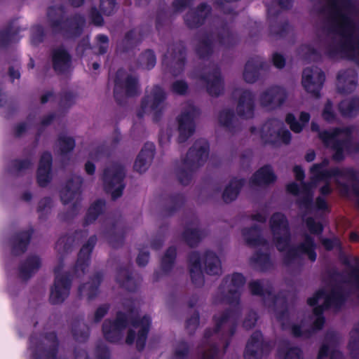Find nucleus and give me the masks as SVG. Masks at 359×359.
<instances>
[{"label":"nucleus","mask_w":359,"mask_h":359,"mask_svg":"<svg viewBox=\"0 0 359 359\" xmlns=\"http://www.w3.org/2000/svg\"><path fill=\"white\" fill-rule=\"evenodd\" d=\"M269 225L277 249L280 252L287 250L283 258L285 264H290L302 254L307 255L312 262L316 260L315 244L310 236H306L304 242L297 248L289 247L290 233L288 222L284 215L274 213L270 218Z\"/></svg>","instance_id":"nucleus-1"},{"label":"nucleus","mask_w":359,"mask_h":359,"mask_svg":"<svg viewBox=\"0 0 359 359\" xmlns=\"http://www.w3.org/2000/svg\"><path fill=\"white\" fill-rule=\"evenodd\" d=\"M331 43L327 48L332 56H340L354 60L359 65V32L355 24H332Z\"/></svg>","instance_id":"nucleus-2"},{"label":"nucleus","mask_w":359,"mask_h":359,"mask_svg":"<svg viewBox=\"0 0 359 359\" xmlns=\"http://www.w3.org/2000/svg\"><path fill=\"white\" fill-rule=\"evenodd\" d=\"M329 165V161L324 159L321 163H316L310 169L311 173V182L309 184L302 185L300 191L296 184L292 183L287 185V191L293 194H299V203L301 206L306 209L311 208V201L313 198L312 189L317 186V182L320 180L327 181L332 177H334L337 184L340 185L339 177H344L346 175V170L339 168H334L327 170Z\"/></svg>","instance_id":"nucleus-3"},{"label":"nucleus","mask_w":359,"mask_h":359,"mask_svg":"<svg viewBox=\"0 0 359 359\" xmlns=\"http://www.w3.org/2000/svg\"><path fill=\"white\" fill-rule=\"evenodd\" d=\"M209 146L205 140L194 143L183 160L182 168L178 172L181 184H187L191 179V172L202 165L208 158Z\"/></svg>","instance_id":"nucleus-4"},{"label":"nucleus","mask_w":359,"mask_h":359,"mask_svg":"<svg viewBox=\"0 0 359 359\" xmlns=\"http://www.w3.org/2000/svg\"><path fill=\"white\" fill-rule=\"evenodd\" d=\"M319 137L324 144L334 151L332 157L335 161L344 158V151H359V142L352 148L350 145V133L347 130L334 129L319 133Z\"/></svg>","instance_id":"nucleus-5"},{"label":"nucleus","mask_w":359,"mask_h":359,"mask_svg":"<svg viewBox=\"0 0 359 359\" xmlns=\"http://www.w3.org/2000/svg\"><path fill=\"white\" fill-rule=\"evenodd\" d=\"M203 263L205 271L210 275H219L222 272L221 262L217 256L212 252H207L202 260L196 252L189 257L190 274L192 281L197 285L203 283L201 271V264Z\"/></svg>","instance_id":"nucleus-6"},{"label":"nucleus","mask_w":359,"mask_h":359,"mask_svg":"<svg viewBox=\"0 0 359 359\" xmlns=\"http://www.w3.org/2000/svg\"><path fill=\"white\" fill-rule=\"evenodd\" d=\"M344 301V297L338 288L333 290L331 293L327 294L323 290H319L312 298L308 299V304L311 306L319 304L313 310L316 320L313 323V329H321L324 319L320 316L325 309L334 307L337 309Z\"/></svg>","instance_id":"nucleus-7"},{"label":"nucleus","mask_w":359,"mask_h":359,"mask_svg":"<svg viewBox=\"0 0 359 359\" xmlns=\"http://www.w3.org/2000/svg\"><path fill=\"white\" fill-rule=\"evenodd\" d=\"M287 98V93L283 87L272 86L260 93L258 102L262 107L271 111L280 107Z\"/></svg>","instance_id":"nucleus-8"},{"label":"nucleus","mask_w":359,"mask_h":359,"mask_svg":"<svg viewBox=\"0 0 359 359\" xmlns=\"http://www.w3.org/2000/svg\"><path fill=\"white\" fill-rule=\"evenodd\" d=\"M123 177V168L120 165H113L104 171V187L105 190L111 194L113 199L117 198L122 194L124 187L122 184Z\"/></svg>","instance_id":"nucleus-9"},{"label":"nucleus","mask_w":359,"mask_h":359,"mask_svg":"<svg viewBox=\"0 0 359 359\" xmlns=\"http://www.w3.org/2000/svg\"><path fill=\"white\" fill-rule=\"evenodd\" d=\"M282 123L277 120L266 121L260 129L261 138L266 142L275 144L279 140L287 144L290 140V133L281 128Z\"/></svg>","instance_id":"nucleus-10"},{"label":"nucleus","mask_w":359,"mask_h":359,"mask_svg":"<svg viewBox=\"0 0 359 359\" xmlns=\"http://www.w3.org/2000/svg\"><path fill=\"white\" fill-rule=\"evenodd\" d=\"M325 81L323 71L315 67L306 68L302 72V84L309 93L318 96Z\"/></svg>","instance_id":"nucleus-11"},{"label":"nucleus","mask_w":359,"mask_h":359,"mask_svg":"<svg viewBox=\"0 0 359 359\" xmlns=\"http://www.w3.org/2000/svg\"><path fill=\"white\" fill-rule=\"evenodd\" d=\"M196 115V109L189 104L178 118V142H185L195 130L194 119Z\"/></svg>","instance_id":"nucleus-12"},{"label":"nucleus","mask_w":359,"mask_h":359,"mask_svg":"<svg viewBox=\"0 0 359 359\" xmlns=\"http://www.w3.org/2000/svg\"><path fill=\"white\" fill-rule=\"evenodd\" d=\"M137 81L135 77L123 70L117 72L114 87V96L116 98L119 95H122V94L133 95L137 93Z\"/></svg>","instance_id":"nucleus-13"},{"label":"nucleus","mask_w":359,"mask_h":359,"mask_svg":"<svg viewBox=\"0 0 359 359\" xmlns=\"http://www.w3.org/2000/svg\"><path fill=\"white\" fill-rule=\"evenodd\" d=\"M165 94L158 86H154L142 101V107L144 111L157 114L165 107Z\"/></svg>","instance_id":"nucleus-14"},{"label":"nucleus","mask_w":359,"mask_h":359,"mask_svg":"<svg viewBox=\"0 0 359 359\" xmlns=\"http://www.w3.org/2000/svg\"><path fill=\"white\" fill-rule=\"evenodd\" d=\"M164 62L170 66L173 74H180L184 64V47L182 43H176L168 48L165 55Z\"/></svg>","instance_id":"nucleus-15"},{"label":"nucleus","mask_w":359,"mask_h":359,"mask_svg":"<svg viewBox=\"0 0 359 359\" xmlns=\"http://www.w3.org/2000/svg\"><path fill=\"white\" fill-rule=\"evenodd\" d=\"M150 324L149 318L144 316L140 322L135 321L133 323V328L128 331L126 342L128 344L133 343L135 337V332H138V336L136 341L137 347L139 350H142L145 344L147 334Z\"/></svg>","instance_id":"nucleus-16"},{"label":"nucleus","mask_w":359,"mask_h":359,"mask_svg":"<svg viewBox=\"0 0 359 359\" xmlns=\"http://www.w3.org/2000/svg\"><path fill=\"white\" fill-rule=\"evenodd\" d=\"M57 273V269H55V280L50 295V301L55 304L62 303L69 295L70 286L67 276H60Z\"/></svg>","instance_id":"nucleus-17"},{"label":"nucleus","mask_w":359,"mask_h":359,"mask_svg":"<svg viewBox=\"0 0 359 359\" xmlns=\"http://www.w3.org/2000/svg\"><path fill=\"white\" fill-rule=\"evenodd\" d=\"M82 180L79 176L73 175L69 179L60 193L61 200L64 203H76L80 198V189Z\"/></svg>","instance_id":"nucleus-18"},{"label":"nucleus","mask_w":359,"mask_h":359,"mask_svg":"<svg viewBox=\"0 0 359 359\" xmlns=\"http://www.w3.org/2000/svg\"><path fill=\"white\" fill-rule=\"evenodd\" d=\"M126 326V319L123 315H118L114 322L105 320L103 327V334L109 341H116L121 339V332Z\"/></svg>","instance_id":"nucleus-19"},{"label":"nucleus","mask_w":359,"mask_h":359,"mask_svg":"<svg viewBox=\"0 0 359 359\" xmlns=\"http://www.w3.org/2000/svg\"><path fill=\"white\" fill-rule=\"evenodd\" d=\"M255 99L254 94L250 90L241 93L237 102L236 112L238 116L249 118L254 114Z\"/></svg>","instance_id":"nucleus-20"},{"label":"nucleus","mask_w":359,"mask_h":359,"mask_svg":"<svg viewBox=\"0 0 359 359\" xmlns=\"http://www.w3.org/2000/svg\"><path fill=\"white\" fill-rule=\"evenodd\" d=\"M245 283L244 277L240 273H234L226 278L223 288L227 290L224 300L229 303L236 302L239 297V290Z\"/></svg>","instance_id":"nucleus-21"},{"label":"nucleus","mask_w":359,"mask_h":359,"mask_svg":"<svg viewBox=\"0 0 359 359\" xmlns=\"http://www.w3.org/2000/svg\"><path fill=\"white\" fill-rule=\"evenodd\" d=\"M266 347V344L263 343L262 334L259 332L253 333L246 345L245 359H260Z\"/></svg>","instance_id":"nucleus-22"},{"label":"nucleus","mask_w":359,"mask_h":359,"mask_svg":"<svg viewBox=\"0 0 359 359\" xmlns=\"http://www.w3.org/2000/svg\"><path fill=\"white\" fill-rule=\"evenodd\" d=\"M339 337L333 332H329L325 337V342L320 348L318 359H323L330 355V359H341V354L336 349Z\"/></svg>","instance_id":"nucleus-23"},{"label":"nucleus","mask_w":359,"mask_h":359,"mask_svg":"<svg viewBox=\"0 0 359 359\" xmlns=\"http://www.w3.org/2000/svg\"><path fill=\"white\" fill-rule=\"evenodd\" d=\"M208 93L212 96H218L223 92V81L220 76V72L217 68L205 72L203 76Z\"/></svg>","instance_id":"nucleus-24"},{"label":"nucleus","mask_w":359,"mask_h":359,"mask_svg":"<svg viewBox=\"0 0 359 359\" xmlns=\"http://www.w3.org/2000/svg\"><path fill=\"white\" fill-rule=\"evenodd\" d=\"M349 11L350 5L348 2L344 1H337L330 2L325 13L326 15L331 19L341 21L346 18Z\"/></svg>","instance_id":"nucleus-25"},{"label":"nucleus","mask_w":359,"mask_h":359,"mask_svg":"<svg viewBox=\"0 0 359 359\" xmlns=\"http://www.w3.org/2000/svg\"><path fill=\"white\" fill-rule=\"evenodd\" d=\"M52 157L49 153H44L41 158L37 171V182L41 187H45L50 180V165Z\"/></svg>","instance_id":"nucleus-26"},{"label":"nucleus","mask_w":359,"mask_h":359,"mask_svg":"<svg viewBox=\"0 0 359 359\" xmlns=\"http://www.w3.org/2000/svg\"><path fill=\"white\" fill-rule=\"evenodd\" d=\"M262 62L259 57L252 58L245 64L243 74V79L249 83H255L259 77V72L263 68Z\"/></svg>","instance_id":"nucleus-27"},{"label":"nucleus","mask_w":359,"mask_h":359,"mask_svg":"<svg viewBox=\"0 0 359 359\" xmlns=\"http://www.w3.org/2000/svg\"><path fill=\"white\" fill-rule=\"evenodd\" d=\"M356 74L355 71L348 69L341 72L337 76V88L341 93H348L355 85Z\"/></svg>","instance_id":"nucleus-28"},{"label":"nucleus","mask_w":359,"mask_h":359,"mask_svg":"<svg viewBox=\"0 0 359 359\" xmlns=\"http://www.w3.org/2000/svg\"><path fill=\"white\" fill-rule=\"evenodd\" d=\"M276 179L271 167L266 165L258 170L252 177V186H262L273 182Z\"/></svg>","instance_id":"nucleus-29"},{"label":"nucleus","mask_w":359,"mask_h":359,"mask_svg":"<svg viewBox=\"0 0 359 359\" xmlns=\"http://www.w3.org/2000/svg\"><path fill=\"white\" fill-rule=\"evenodd\" d=\"M53 63L55 71L62 72L70 67L71 57L65 49L58 48L53 52Z\"/></svg>","instance_id":"nucleus-30"},{"label":"nucleus","mask_w":359,"mask_h":359,"mask_svg":"<svg viewBox=\"0 0 359 359\" xmlns=\"http://www.w3.org/2000/svg\"><path fill=\"white\" fill-rule=\"evenodd\" d=\"M154 155V149L153 146L144 147L138 155L134 168L135 170L140 172H144L150 165Z\"/></svg>","instance_id":"nucleus-31"},{"label":"nucleus","mask_w":359,"mask_h":359,"mask_svg":"<svg viewBox=\"0 0 359 359\" xmlns=\"http://www.w3.org/2000/svg\"><path fill=\"white\" fill-rule=\"evenodd\" d=\"M40 266L41 262L38 257H29L20 267V277L24 280L29 278L39 269Z\"/></svg>","instance_id":"nucleus-32"},{"label":"nucleus","mask_w":359,"mask_h":359,"mask_svg":"<svg viewBox=\"0 0 359 359\" xmlns=\"http://www.w3.org/2000/svg\"><path fill=\"white\" fill-rule=\"evenodd\" d=\"M243 185V182L241 180H231L223 192L222 198L224 201L225 203H230L235 200Z\"/></svg>","instance_id":"nucleus-33"},{"label":"nucleus","mask_w":359,"mask_h":359,"mask_svg":"<svg viewBox=\"0 0 359 359\" xmlns=\"http://www.w3.org/2000/svg\"><path fill=\"white\" fill-rule=\"evenodd\" d=\"M243 238L249 246L257 247L266 244V241L261 238L259 231L257 227L250 229H244L243 231Z\"/></svg>","instance_id":"nucleus-34"},{"label":"nucleus","mask_w":359,"mask_h":359,"mask_svg":"<svg viewBox=\"0 0 359 359\" xmlns=\"http://www.w3.org/2000/svg\"><path fill=\"white\" fill-rule=\"evenodd\" d=\"M31 233L29 231L21 232L15 238L13 252L18 255L25 252L30 239Z\"/></svg>","instance_id":"nucleus-35"},{"label":"nucleus","mask_w":359,"mask_h":359,"mask_svg":"<svg viewBox=\"0 0 359 359\" xmlns=\"http://www.w3.org/2000/svg\"><path fill=\"white\" fill-rule=\"evenodd\" d=\"M218 121L221 126L232 132L236 123V118L233 112L229 109L222 111L218 116Z\"/></svg>","instance_id":"nucleus-36"},{"label":"nucleus","mask_w":359,"mask_h":359,"mask_svg":"<svg viewBox=\"0 0 359 359\" xmlns=\"http://www.w3.org/2000/svg\"><path fill=\"white\" fill-rule=\"evenodd\" d=\"M95 242L96 238L94 236L90 237L87 243L82 247L79 254L76 267L79 266L82 269V265L86 260L88 259L89 255L93 248Z\"/></svg>","instance_id":"nucleus-37"},{"label":"nucleus","mask_w":359,"mask_h":359,"mask_svg":"<svg viewBox=\"0 0 359 359\" xmlns=\"http://www.w3.org/2000/svg\"><path fill=\"white\" fill-rule=\"evenodd\" d=\"M100 281V276H97L92 283H86L79 287V293L82 296H86L88 299H92L96 295L97 287Z\"/></svg>","instance_id":"nucleus-38"},{"label":"nucleus","mask_w":359,"mask_h":359,"mask_svg":"<svg viewBox=\"0 0 359 359\" xmlns=\"http://www.w3.org/2000/svg\"><path fill=\"white\" fill-rule=\"evenodd\" d=\"M216 322L218 330L227 331L230 334H233L234 318L229 313L223 315L220 318L217 319Z\"/></svg>","instance_id":"nucleus-39"},{"label":"nucleus","mask_w":359,"mask_h":359,"mask_svg":"<svg viewBox=\"0 0 359 359\" xmlns=\"http://www.w3.org/2000/svg\"><path fill=\"white\" fill-rule=\"evenodd\" d=\"M348 349L353 357L359 355V325H357L351 332Z\"/></svg>","instance_id":"nucleus-40"},{"label":"nucleus","mask_w":359,"mask_h":359,"mask_svg":"<svg viewBox=\"0 0 359 359\" xmlns=\"http://www.w3.org/2000/svg\"><path fill=\"white\" fill-rule=\"evenodd\" d=\"M176 250L173 248H170L165 252L162 259L161 266L165 271H169L174 262L175 258Z\"/></svg>","instance_id":"nucleus-41"},{"label":"nucleus","mask_w":359,"mask_h":359,"mask_svg":"<svg viewBox=\"0 0 359 359\" xmlns=\"http://www.w3.org/2000/svg\"><path fill=\"white\" fill-rule=\"evenodd\" d=\"M359 109L358 101H343L339 104V109L344 116H351L354 111Z\"/></svg>","instance_id":"nucleus-42"},{"label":"nucleus","mask_w":359,"mask_h":359,"mask_svg":"<svg viewBox=\"0 0 359 359\" xmlns=\"http://www.w3.org/2000/svg\"><path fill=\"white\" fill-rule=\"evenodd\" d=\"M139 60L141 65L146 69L152 68L156 64V57L154 53L149 50L144 52Z\"/></svg>","instance_id":"nucleus-43"},{"label":"nucleus","mask_w":359,"mask_h":359,"mask_svg":"<svg viewBox=\"0 0 359 359\" xmlns=\"http://www.w3.org/2000/svg\"><path fill=\"white\" fill-rule=\"evenodd\" d=\"M58 145L61 152L65 154L74 149L75 143L72 138L62 136L58 140Z\"/></svg>","instance_id":"nucleus-44"},{"label":"nucleus","mask_w":359,"mask_h":359,"mask_svg":"<svg viewBox=\"0 0 359 359\" xmlns=\"http://www.w3.org/2000/svg\"><path fill=\"white\" fill-rule=\"evenodd\" d=\"M184 237L186 242L191 246L196 244L201 239V234H199L196 229H187L184 233Z\"/></svg>","instance_id":"nucleus-45"},{"label":"nucleus","mask_w":359,"mask_h":359,"mask_svg":"<svg viewBox=\"0 0 359 359\" xmlns=\"http://www.w3.org/2000/svg\"><path fill=\"white\" fill-rule=\"evenodd\" d=\"M49 337L51 341L50 344V348L49 350H45L41 355V357L43 358H45L46 359L53 358L55 356V348L57 346V341H56V337H55V334L54 333L50 334Z\"/></svg>","instance_id":"nucleus-46"},{"label":"nucleus","mask_w":359,"mask_h":359,"mask_svg":"<svg viewBox=\"0 0 359 359\" xmlns=\"http://www.w3.org/2000/svg\"><path fill=\"white\" fill-rule=\"evenodd\" d=\"M284 355V359H300L301 351L295 347L283 348L280 352Z\"/></svg>","instance_id":"nucleus-47"},{"label":"nucleus","mask_w":359,"mask_h":359,"mask_svg":"<svg viewBox=\"0 0 359 359\" xmlns=\"http://www.w3.org/2000/svg\"><path fill=\"white\" fill-rule=\"evenodd\" d=\"M104 205V203L102 201H99L97 203H95L94 205L90 208L88 214L87 215V219L89 221L94 220L96 216L102 210Z\"/></svg>","instance_id":"nucleus-48"},{"label":"nucleus","mask_w":359,"mask_h":359,"mask_svg":"<svg viewBox=\"0 0 359 359\" xmlns=\"http://www.w3.org/2000/svg\"><path fill=\"white\" fill-rule=\"evenodd\" d=\"M188 90V86L184 81H176L172 85V91L179 95L184 94Z\"/></svg>","instance_id":"nucleus-49"},{"label":"nucleus","mask_w":359,"mask_h":359,"mask_svg":"<svg viewBox=\"0 0 359 359\" xmlns=\"http://www.w3.org/2000/svg\"><path fill=\"white\" fill-rule=\"evenodd\" d=\"M115 7L114 0H101L100 8L105 15H110Z\"/></svg>","instance_id":"nucleus-50"},{"label":"nucleus","mask_w":359,"mask_h":359,"mask_svg":"<svg viewBox=\"0 0 359 359\" xmlns=\"http://www.w3.org/2000/svg\"><path fill=\"white\" fill-rule=\"evenodd\" d=\"M253 259L262 269L269 266V258L267 254L257 255Z\"/></svg>","instance_id":"nucleus-51"},{"label":"nucleus","mask_w":359,"mask_h":359,"mask_svg":"<svg viewBox=\"0 0 359 359\" xmlns=\"http://www.w3.org/2000/svg\"><path fill=\"white\" fill-rule=\"evenodd\" d=\"M285 120L294 133H299L302 130V126L296 121L295 117L292 114H287Z\"/></svg>","instance_id":"nucleus-52"},{"label":"nucleus","mask_w":359,"mask_h":359,"mask_svg":"<svg viewBox=\"0 0 359 359\" xmlns=\"http://www.w3.org/2000/svg\"><path fill=\"white\" fill-rule=\"evenodd\" d=\"M306 226L309 231L313 233H320L323 230L322 225L318 222H315L312 218L306 219Z\"/></svg>","instance_id":"nucleus-53"},{"label":"nucleus","mask_w":359,"mask_h":359,"mask_svg":"<svg viewBox=\"0 0 359 359\" xmlns=\"http://www.w3.org/2000/svg\"><path fill=\"white\" fill-rule=\"evenodd\" d=\"M98 41V53H105L108 48V38L104 35H100L97 37Z\"/></svg>","instance_id":"nucleus-54"},{"label":"nucleus","mask_w":359,"mask_h":359,"mask_svg":"<svg viewBox=\"0 0 359 359\" xmlns=\"http://www.w3.org/2000/svg\"><path fill=\"white\" fill-rule=\"evenodd\" d=\"M211 50L210 44L208 41H202L198 45L197 53L200 57L208 55Z\"/></svg>","instance_id":"nucleus-55"},{"label":"nucleus","mask_w":359,"mask_h":359,"mask_svg":"<svg viewBox=\"0 0 359 359\" xmlns=\"http://www.w3.org/2000/svg\"><path fill=\"white\" fill-rule=\"evenodd\" d=\"M199 316L198 313H194L187 323V329L190 332L194 331L198 325Z\"/></svg>","instance_id":"nucleus-56"},{"label":"nucleus","mask_w":359,"mask_h":359,"mask_svg":"<svg viewBox=\"0 0 359 359\" xmlns=\"http://www.w3.org/2000/svg\"><path fill=\"white\" fill-rule=\"evenodd\" d=\"M323 116L325 120L331 121L334 118V114L332 111V106L330 102H328L323 109Z\"/></svg>","instance_id":"nucleus-57"},{"label":"nucleus","mask_w":359,"mask_h":359,"mask_svg":"<svg viewBox=\"0 0 359 359\" xmlns=\"http://www.w3.org/2000/svg\"><path fill=\"white\" fill-rule=\"evenodd\" d=\"M210 10L209 6L206 5H202L200 6L196 11L197 20H204L210 14Z\"/></svg>","instance_id":"nucleus-58"},{"label":"nucleus","mask_w":359,"mask_h":359,"mask_svg":"<svg viewBox=\"0 0 359 359\" xmlns=\"http://www.w3.org/2000/svg\"><path fill=\"white\" fill-rule=\"evenodd\" d=\"M257 321V315L255 312H250L243 322V326L246 329L252 328Z\"/></svg>","instance_id":"nucleus-59"},{"label":"nucleus","mask_w":359,"mask_h":359,"mask_svg":"<svg viewBox=\"0 0 359 359\" xmlns=\"http://www.w3.org/2000/svg\"><path fill=\"white\" fill-rule=\"evenodd\" d=\"M108 311V306L106 305L100 306L95 311L94 315V321L99 322L107 313Z\"/></svg>","instance_id":"nucleus-60"},{"label":"nucleus","mask_w":359,"mask_h":359,"mask_svg":"<svg viewBox=\"0 0 359 359\" xmlns=\"http://www.w3.org/2000/svg\"><path fill=\"white\" fill-rule=\"evenodd\" d=\"M273 62L275 67L277 68H283L285 64V60L283 55L275 53L273 55Z\"/></svg>","instance_id":"nucleus-61"},{"label":"nucleus","mask_w":359,"mask_h":359,"mask_svg":"<svg viewBox=\"0 0 359 359\" xmlns=\"http://www.w3.org/2000/svg\"><path fill=\"white\" fill-rule=\"evenodd\" d=\"M31 165L29 161H16L15 163V168L17 172H22L28 169Z\"/></svg>","instance_id":"nucleus-62"},{"label":"nucleus","mask_w":359,"mask_h":359,"mask_svg":"<svg viewBox=\"0 0 359 359\" xmlns=\"http://www.w3.org/2000/svg\"><path fill=\"white\" fill-rule=\"evenodd\" d=\"M322 244L325 247V249L331 250L334 246L339 245V241L337 238H334V240L323 239Z\"/></svg>","instance_id":"nucleus-63"},{"label":"nucleus","mask_w":359,"mask_h":359,"mask_svg":"<svg viewBox=\"0 0 359 359\" xmlns=\"http://www.w3.org/2000/svg\"><path fill=\"white\" fill-rule=\"evenodd\" d=\"M249 287L253 294H260L262 291V287L259 281L251 282Z\"/></svg>","instance_id":"nucleus-64"}]
</instances>
